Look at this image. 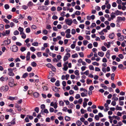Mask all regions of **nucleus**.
<instances>
[{
	"label": "nucleus",
	"mask_w": 126,
	"mask_h": 126,
	"mask_svg": "<svg viewBox=\"0 0 126 126\" xmlns=\"http://www.w3.org/2000/svg\"><path fill=\"white\" fill-rule=\"evenodd\" d=\"M66 23L69 25H71L73 23V20L72 19H67L65 20Z\"/></svg>",
	"instance_id": "7"
},
{
	"label": "nucleus",
	"mask_w": 126,
	"mask_h": 126,
	"mask_svg": "<svg viewBox=\"0 0 126 126\" xmlns=\"http://www.w3.org/2000/svg\"><path fill=\"white\" fill-rule=\"evenodd\" d=\"M30 50L32 52H33L36 50L35 48L33 47H30Z\"/></svg>",
	"instance_id": "41"
},
{
	"label": "nucleus",
	"mask_w": 126,
	"mask_h": 126,
	"mask_svg": "<svg viewBox=\"0 0 126 126\" xmlns=\"http://www.w3.org/2000/svg\"><path fill=\"white\" fill-rule=\"evenodd\" d=\"M49 3L50 2L48 0H46L45 2L44 5H48Z\"/></svg>",
	"instance_id": "51"
},
{
	"label": "nucleus",
	"mask_w": 126,
	"mask_h": 126,
	"mask_svg": "<svg viewBox=\"0 0 126 126\" xmlns=\"http://www.w3.org/2000/svg\"><path fill=\"white\" fill-rule=\"evenodd\" d=\"M42 32L45 35H47L48 33V31L46 29L43 30Z\"/></svg>",
	"instance_id": "33"
},
{
	"label": "nucleus",
	"mask_w": 126,
	"mask_h": 126,
	"mask_svg": "<svg viewBox=\"0 0 126 126\" xmlns=\"http://www.w3.org/2000/svg\"><path fill=\"white\" fill-rule=\"evenodd\" d=\"M85 61L86 62L88 63H90L91 62V60L90 59H85Z\"/></svg>",
	"instance_id": "44"
},
{
	"label": "nucleus",
	"mask_w": 126,
	"mask_h": 126,
	"mask_svg": "<svg viewBox=\"0 0 126 126\" xmlns=\"http://www.w3.org/2000/svg\"><path fill=\"white\" fill-rule=\"evenodd\" d=\"M9 6L8 4H6L5 5L4 7L6 9H9Z\"/></svg>",
	"instance_id": "50"
},
{
	"label": "nucleus",
	"mask_w": 126,
	"mask_h": 126,
	"mask_svg": "<svg viewBox=\"0 0 126 126\" xmlns=\"http://www.w3.org/2000/svg\"><path fill=\"white\" fill-rule=\"evenodd\" d=\"M57 102H52L50 104V106L53 107L55 109H56L57 107Z\"/></svg>",
	"instance_id": "12"
},
{
	"label": "nucleus",
	"mask_w": 126,
	"mask_h": 126,
	"mask_svg": "<svg viewBox=\"0 0 126 126\" xmlns=\"http://www.w3.org/2000/svg\"><path fill=\"white\" fill-rule=\"evenodd\" d=\"M8 85L10 87H12L16 86L17 83L15 82L14 80L12 78L10 77L9 79Z\"/></svg>",
	"instance_id": "1"
},
{
	"label": "nucleus",
	"mask_w": 126,
	"mask_h": 126,
	"mask_svg": "<svg viewBox=\"0 0 126 126\" xmlns=\"http://www.w3.org/2000/svg\"><path fill=\"white\" fill-rule=\"evenodd\" d=\"M38 8L40 9V8H41V10H47L48 9V7L46 6H40Z\"/></svg>",
	"instance_id": "13"
},
{
	"label": "nucleus",
	"mask_w": 126,
	"mask_h": 126,
	"mask_svg": "<svg viewBox=\"0 0 126 126\" xmlns=\"http://www.w3.org/2000/svg\"><path fill=\"white\" fill-rule=\"evenodd\" d=\"M78 57V55L77 53H75L72 55V57L73 58L77 57Z\"/></svg>",
	"instance_id": "27"
},
{
	"label": "nucleus",
	"mask_w": 126,
	"mask_h": 126,
	"mask_svg": "<svg viewBox=\"0 0 126 126\" xmlns=\"http://www.w3.org/2000/svg\"><path fill=\"white\" fill-rule=\"evenodd\" d=\"M116 110H122V107H119L117 105L116 106Z\"/></svg>",
	"instance_id": "24"
},
{
	"label": "nucleus",
	"mask_w": 126,
	"mask_h": 126,
	"mask_svg": "<svg viewBox=\"0 0 126 126\" xmlns=\"http://www.w3.org/2000/svg\"><path fill=\"white\" fill-rule=\"evenodd\" d=\"M92 64L94 65H96L97 66H98L99 65V63L96 62H93L92 63Z\"/></svg>",
	"instance_id": "54"
},
{
	"label": "nucleus",
	"mask_w": 126,
	"mask_h": 126,
	"mask_svg": "<svg viewBox=\"0 0 126 126\" xmlns=\"http://www.w3.org/2000/svg\"><path fill=\"white\" fill-rule=\"evenodd\" d=\"M96 25L94 23H92L91 26L90 27L91 28H93L94 27H95L96 26Z\"/></svg>",
	"instance_id": "36"
},
{
	"label": "nucleus",
	"mask_w": 126,
	"mask_h": 126,
	"mask_svg": "<svg viewBox=\"0 0 126 126\" xmlns=\"http://www.w3.org/2000/svg\"><path fill=\"white\" fill-rule=\"evenodd\" d=\"M15 107L17 109L18 111H20L21 110V106L18 104H16Z\"/></svg>",
	"instance_id": "16"
},
{
	"label": "nucleus",
	"mask_w": 126,
	"mask_h": 126,
	"mask_svg": "<svg viewBox=\"0 0 126 126\" xmlns=\"http://www.w3.org/2000/svg\"><path fill=\"white\" fill-rule=\"evenodd\" d=\"M95 8L96 10L98 11H100L101 9L100 7L98 6H96Z\"/></svg>",
	"instance_id": "45"
},
{
	"label": "nucleus",
	"mask_w": 126,
	"mask_h": 126,
	"mask_svg": "<svg viewBox=\"0 0 126 126\" xmlns=\"http://www.w3.org/2000/svg\"><path fill=\"white\" fill-rule=\"evenodd\" d=\"M32 69V68L30 66L28 67L27 69V70L28 72H30Z\"/></svg>",
	"instance_id": "56"
},
{
	"label": "nucleus",
	"mask_w": 126,
	"mask_h": 126,
	"mask_svg": "<svg viewBox=\"0 0 126 126\" xmlns=\"http://www.w3.org/2000/svg\"><path fill=\"white\" fill-rule=\"evenodd\" d=\"M75 8L76 9L80 10L81 9V8L80 6L78 5H76L75 7Z\"/></svg>",
	"instance_id": "57"
},
{
	"label": "nucleus",
	"mask_w": 126,
	"mask_h": 126,
	"mask_svg": "<svg viewBox=\"0 0 126 126\" xmlns=\"http://www.w3.org/2000/svg\"><path fill=\"white\" fill-rule=\"evenodd\" d=\"M100 19L101 21L103 22L105 20V18L103 16L100 17Z\"/></svg>",
	"instance_id": "63"
},
{
	"label": "nucleus",
	"mask_w": 126,
	"mask_h": 126,
	"mask_svg": "<svg viewBox=\"0 0 126 126\" xmlns=\"http://www.w3.org/2000/svg\"><path fill=\"white\" fill-rule=\"evenodd\" d=\"M115 76V74L114 73L112 74L111 76V79L112 80H113L114 79V77Z\"/></svg>",
	"instance_id": "62"
},
{
	"label": "nucleus",
	"mask_w": 126,
	"mask_h": 126,
	"mask_svg": "<svg viewBox=\"0 0 126 126\" xmlns=\"http://www.w3.org/2000/svg\"><path fill=\"white\" fill-rule=\"evenodd\" d=\"M74 73L75 75L77 76H78L79 74V71L78 70H76L75 71Z\"/></svg>",
	"instance_id": "28"
},
{
	"label": "nucleus",
	"mask_w": 126,
	"mask_h": 126,
	"mask_svg": "<svg viewBox=\"0 0 126 126\" xmlns=\"http://www.w3.org/2000/svg\"><path fill=\"white\" fill-rule=\"evenodd\" d=\"M26 49V47H22L21 48L20 50L21 52H23L25 51Z\"/></svg>",
	"instance_id": "29"
},
{
	"label": "nucleus",
	"mask_w": 126,
	"mask_h": 126,
	"mask_svg": "<svg viewBox=\"0 0 126 126\" xmlns=\"http://www.w3.org/2000/svg\"><path fill=\"white\" fill-rule=\"evenodd\" d=\"M31 65L33 67H35L36 66L37 64L35 62H33L31 63Z\"/></svg>",
	"instance_id": "40"
},
{
	"label": "nucleus",
	"mask_w": 126,
	"mask_h": 126,
	"mask_svg": "<svg viewBox=\"0 0 126 126\" xmlns=\"http://www.w3.org/2000/svg\"><path fill=\"white\" fill-rule=\"evenodd\" d=\"M116 35L119 40L121 41L124 40V36L121 35V33H117Z\"/></svg>",
	"instance_id": "3"
},
{
	"label": "nucleus",
	"mask_w": 126,
	"mask_h": 126,
	"mask_svg": "<svg viewBox=\"0 0 126 126\" xmlns=\"http://www.w3.org/2000/svg\"><path fill=\"white\" fill-rule=\"evenodd\" d=\"M80 91H84L85 93H86L87 94V91L86 90L84 89L83 88H80Z\"/></svg>",
	"instance_id": "26"
},
{
	"label": "nucleus",
	"mask_w": 126,
	"mask_h": 126,
	"mask_svg": "<svg viewBox=\"0 0 126 126\" xmlns=\"http://www.w3.org/2000/svg\"><path fill=\"white\" fill-rule=\"evenodd\" d=\"M80 95L79 94H76L75 96V98L76 99H78L79 98H80Z\"/></svg>",
	"instance_id": "52"
},
{
	"label": "nucleus",
	"mask_w": 126,
	"mask_h": 126,
	"mask_svg": "<svg viewBox=\"0 0 126 126\" xmlns=\"http://www.w3.org/2000/svg\"><path fill=\"white\" fill-rule=\"evenodd\" d=\"M92 82V80L87 79V80L86 83L87 84H89L90 83Z\"/></svg>",
	"instance_id": "61"
},
{
	"label": "nucleus",
	"mask_w": 126,
	"mask_h": 126,
	"mask_svg": "<svg viewBox=\"0 0 126 126\" xmlns=\"http://www.w3.org/2000/svg\"><path fill=\"white\" fill-rule=\"evenodd\" d=\"M59 103L60 105V106H63L64 104V103L63 101L62 100L60 101Z\"/></svg>",
	"instance_id": "53"
},
{
	"label": "nucleus",
	"mask_w": 126,
	"mask_h": 126,
	"mask_svg": "<svg viewBox=\"0 0 126 126\" xmlns=\"http://www.w3.org/2000/svg\"><path fill=\"white\" fill-rule=\"evenodd\" d=\"M76 123L77 125H81L82 124L81 122L79 120L77 121L76 122Z\"/></svg>",
	"instance_id": "35"
},
{
	"label": "nucleus",
	"mask_w": 126,
	"mask_h": 126,
	"mask_svg": "<svg viewBox=\"0 0 126 126\" xmlns=\"http://www.w3.org/2000/svg\"><path fill=\"white\" fill-rule=\"evenodd\" d=\"M98 54L99 56L102 57L104 56V53L102 51H100L98 52Z\"/></svg>",
	"instance_id": "18"
},
{
	"label": "nucleus",
	"mask_w": 126,
	"mask_h": 126,
	"mask_svg": "<svg viewBox=\"0 0 126 126\" xmlns=\"http://www.w3.org/2000/svg\"><path fill=\"white\" fill-rule=\"evenodd\" d=\"M4 26L3 24L0 25V31H2L4 29Z\"/></svg>",
	"instance_id": "25"
},
{
	"label": "nucleus",
	"mask_w": 126,
	"mask_h": 126,
	"mask_svg": "<svg viewBox=\"0 0 126 126\" xmlns=\"http://www.w3.org/2000/svg\"><path fill=\"white\" fill-rule=\"evenodd\" d=\"M9 87L8 86H2L0 88V90L1 92H6L8 90Z\"/></svg>",
	"instance_id": "5"
},
{
	"label": "nucleus",
	"mask_w": 126,
	"mask_h": 126,
	"mask_svg": "<svg viewBox=\"0 0 126 126\" xmlns=\"http://www.w3.org/2000/svg\"><path fill=\"white\" fill-rule=\"evenodd\" d=\"M89 68L91 70H94V68L93 66L92 65H89Z\"/></svg>",
	"instance_id": "30"
},
{
	"label": "nucleus",
	"mask_w": 126,
	"mask_h": 126,
	"mask_svg": "<svg viewBox=\"0 0 126 126\" xmlns=\"http://www.w3.org/2000/svg\"><path fill=\"white\" fill-rule=\"evenodd\" d=\"M11 41L10 39H7V40H5L3 42V44L1 45V46H7L11 43Z\"/></svg>",
	"instance_id": "4"
},
{
	"label": "nucleus",
	"mask_w": 126,
	"mask_h": 126,
	"mask_svg": "<svg viewBox=\"0 0 126 126\" xmlns=\"http://www.w3.org/2000/svg\"><path fill=\"white\" fill-rule=\"evenodd\" d=\"M36 54L38 57H40L42 56V53L41 52H37Z\"/></svg>",
	"instance_id": "42"
},
{
	"label": "nucleus",
	"mask_w": 126,
	"mask_h": 126,
	"mask_svg": "<svg viewBox=\"0 0 126 126\" xmlns=\"http://www.w3.org/2000/svg\"><path fill=\"white\" fill-rule=\"evenodd\" d=\"M115 14L113 12L110 15V16L112 20L115 18L116 17V16L115 15Z\"/></svg>",
	"instance_id": "20"
},
{
	"label": "nucleus",
	"mask_w": 126,
	"mask_h": 126,
	"mask_svg": "<svg viewBox=\"0 0 126 126\" xmlns=\"http://www.w3.org/2000/svg\"><path fill=\"white\" fill-rule=\"evenodd\" d=\"M10 48L12 51L14 52H16L18 50V47L16 45H13Z\"/></svg>",
	"instance_id": "6"
},
{
	"label": "nucleus",
	"mask_w": 126,
	"mask_h": 126,
	"mask_svg": "<svg viewBox=\"0 0 126 126\" xmlns=\"http://www.w3.org/2000/svg\"><path fill=\"white\" fill-rule=\"evenodd\" d=\"M104 84H101V86L102 87H103L105 89H107L108 88V87H107V86H104Z\"/></svg>",
	"instance_id": "43"
},
{
	"label": "nucleus",
	"mask_w": 126,
	"mask_h": 126,
	"mask_svg": "<svg viewBox=\"0 0 126 126\" xmlns=\"http://www.w3.org/2000/svg\"><path fill=\"white\" fill-rule=\"evenodd\" d=\"M33 95L34 97L37 98L39 96V94L37 92H35L33 93Z\"/></svg>",
	"instance_id": "19"
},
{
	"label": "nucleus",
	"mask_w": 126,
	"mask_h": 126,
	"mask_svg": "<svg viewBox=\"0 0 126 126\" xmlns=\"http://www.w3.org/2000/svg\"><path fill=\"white\" fill-rule=\"evenodd\" d=\"M80 111L81 113L82 114H83L85 112H86V110H85L83 109H81V110Z\"/></svg>",
	"instance_id": "59"
},
{
	"label": "nucleus",
	"mask_w": 126,
	"mask_h": 126,
	"mask_svg": "<svg viewBox=\"0 0 126 126\" xmlns=\"http://www.w3.org/2000/svg\"><path fill=\"white\" fill-rule=\"evenodd\" d=\"M104 45L105 46H106L108 48H109L110 46V42H108V44L106 43H104Z\"/></svg>",
	"instance_id": "21"
},
{
	"label": "nucleus",
	"mask_w": 126,
	"mask_h": 126,
	"mask_svg": "<svg viewBox=\"0 0 126 126\" xmlns=\"http://www.w3.org/2000/svg\"><path fill=\"white\" fill-rule=\"evenodd\" d=\"M18 30L20 32H22L23 31L24 29L21 27H19L18 28Z\"/></svg>",
	"instance_id": "46"
},
{
	"label": "nucleus",
	"mask_w": 126,
	"mask_h": 126,
	"mask_svg": "<svg viewBox=\"0 0 126 126\" xmlns=\"http://www.w3.org/2000/svg\"><path fill=\"white\" fill-rule=\"evenodd\" d=\"M52 28L51 27V26L49 25H47L46 27V29H48L49 30L51 29Z\"/></svg>",
	"instance_id": "49"
},
{
	"label": "nucleus",
	"mask_w": 126,
	"mask_h": 126,
	"mask_svg": "<svg viewBox=\"0 0 126 126\" xmlns=\"http://www.w3.org/2000/svg\"><path fill=\"white\" fill-rule=\"evenodd\" d=\"M26 32L27 33H29L31 32L30 29V28H28L26 29Z\"/></svg>",
	"instance_id": "37"
},
{
	"label": "nucleus",
	"mask_w": 126,
	"mask_h": 126,
	"mask_svg": "<svg viewBox=\"0 0 126 126\" xmlns=\"http://www.w3.org/2000/svg\"><path fill=\"white\" fill-rule=\"evenodd\" d=\"M65 37L67 38H69L71 37V35L70 34H66Z\"/></svg>",
	"instance_id": "60"
},
{
	"label": "nucleus",
	"mask_w": 126,
	"mask_h": 126,
	"mask_svg": "<svg viewBox=\"0 0 126 126\" xmlns=\"http://www.w3.org/2000/svg\"><path fill=\"white\" fill-rule=\"evenodd\" d=\"M6 111L7 112L11 113L12 114L14 115L15 114L14 110L12 109H7L6 110Z\"/></svg>",
	"instance_id": "14"
},
{
	"label": "nucleus",
	"mask_w": 126,
	"mask_h": 126,
	"mask_svg": "<svg viewBox=\"0 0 126 126\" xmlns=\"http://www.w3.org/2000/svg\"><path fill=\"white\" fill-rule=\"evenodd\" d=\"M101 49L103 51H105L107 50V49L106 47L104 46H103L101 47Z\"/></svg>",
	"instance_id": "58"
},
{
	"label": "nucleus",
	"mask_w": 126,
	"mask_h": 126,
	"mask_svg": "<svg viewBox=\"0 0 126 126\" xmlns=\"http://www.w3.org/2000/svg\"><path fill=\"white\" fill-rule=\"evenodd\" d=\"M8 78L7 77H5L4 78L3 77H1L0 78V80L1 81H6L8 79Z\"/></svg>",
	"instance_id": "15"
},
{
	"label": "nucleus",
	"mask_w": 126,
	"mask_h": 126,
	"mask_svg": "<svg viewBox=\"0 0 126 126\" xmlns=\"http://www.w3.org/2000/svg\"><path fill=\"white\" fill-rule=\"evenodd\" d=\"M53 90L55 92H57L59 90L56 87H54L53 88Z\"/></svg>",
	"instance_id": "32"
},
{
	"label": "nucleus",
	"mask_w": 126,
	"mask_h": 126,
	"mask_svg": "<svg viewBox=\"0 0 126 126\" xmlns=\"http://www.w3.org/2000/svg\"><path fill=\"white\" fill-rule=\"evenodd\" d=\"M16 124L15 119H13L11 122L6 123L4 124V126H12Z\"/></svg>",
	"instance_id": "2"
},
{
	"label": "nucleus",
	"mask_w": 126,
	"mask_h": 126,
	"mask_svg": "<svg viewBox=\"0 0 126 126\" xmlns=\"http://www.w3.org/2000/svg\"><path fill=\"white\" fill-rule=\"evenodd\" d=\"M83 44L84 46L86 45L88 43V42L86 40H84L83 41Z\"/></svg>",
	"instance_id": "34"
},
{
	"label": "nucleus",
	"mask_w": 126,
	"mask_h": 126,
	"mask_svg": "<svg viewBox=\"0 0 126 126\" xmlns=\"http://www.w3.org/2000/svg\"><path fill=\"white\" fill-rule=\"evenodd\" d=\"M32 45L33 46H38V43L36 42H34L32 43Z\"/></svg>",
	"instance_id": "31"
},
{
	"label": "nucleus",
	"mask_w": 126,
	"mask_h": 126,
	"mask_svg": "<svg viewBox=\"0 0 126 126\" xmlns=\"http://www.w3.org/2000/svg\"><path fill=\"white\" fill-rule=\"evenodd\" d=\"M68 63V61H67L64 63L63 65L64 67L63 68V69L64 71H66L68 69V67L67 66V64Z\"/></svg>",
	"instance_id": "8"
},
{
	"label": "nucleus",
	"mask_w": 126,
	"mask_h": 126,
	"mask_svg": "<svg viewBox=\"0 0 126 126\" xmlns=\"http://www.w3.org/2000/svg\"><path fill=\"white\" fill-rule=\"evenodd\" d=\"M71 32V30L70 29H67L65 31V33L66 34H70Z\"/></svg>",
	"instance_id": "47"
},
{
	"label": "nucleus",
	"mask_w": 126,
	"mask_h": 126,
	"mask_svg": "<svg viewBox=\"0 0 126 126\" xmlns=\"http://www.w3.org/2000/svg\"><path fill=\"white\" fill-rule=\"evenodd\" d=\"M14 34L15 35H18L19 34V32L18 31L16 30L14 32Z\"/></svg>",
	"instance_id": "39"
},
{
	"label": "nucleus",
	"mask_w": 126,
	"mask_h": 126,
	"mask_svg": "<svg viewBox=\"0 0 126 126\" xmlns=\"http://www.w3.org/2000/svg\"><path fill=\"white\" fill-rule=\"evenodd\" d=\"M83 101L82 99L81 98H80L79 99L78 102V103L79 104H81L82 102Z\"/></svg>",
	"instance_id": "64"
},
{
	"label": "nucleus",
	"mask_w": 126,
	"mask_h": 126,
	"mask_svg": "<svg viewBox=\"0 0 126 126\" xmlns=\"http://www.w3.org/2000/svg\"><path fill=\"white\" fill-rule=\"evenodd\" d=\"M116 67L115 66H112L111 67L112 70L113 72H114L116 69Z\"/></svg>",
	"instance_id": "55"
},
{
	"label": "nucleus",
	"mask_w": 126,
	"mask_h": 126,
	"mask_svg": "<svg viewBox=\"0 0 126 126\" xmlns=\"http://www.w3.org/2000/svg\"><path fill=\"white\" fill-rule=\"evenodd\" d=\"M114 13L117 16L119 15L121 16L123 14V13L122 12L118 10H115V12Z\"/></svg>",
	"instance_id": "11"
},
{
	"label": "nucleus",
	"mask_w": 126,
	"mask_h": 126,
	"mask_svg": "<svg viewBox=\"0 0 126 126\" xmlns=\"http://www.w3.org/2000/svg\"><path fill=\"white\" fill-rule=\"evenodd\" d=\"M125 17H118L117 18V21L118 22H119L122 21H125Z\"/></svg>",
	"instance_id": "10"
},
{
	"label": "nucleus",
	"mask_w": 126,
	"mask_h": 126,
	"mask_svg": "<svg viewBox=\"0 0 126 126\" xmlns=\"http://www.w3.org/2000/svg\"><path fill=\"white\" fill-rule=\"evenodd\" d=\"M64 118L65 120L66 121H69L70 120V118L67 116H65Z\"/></svg>",
	"instance_id": "23"
},
{
	"label": "nucleus",
	"mask_w": 126,
	"mask_h": 126,
	"mask_svg": "<svg viewBox=\"0 0 126 126\" xmlns=\"http://www.w3.org/2000/svg\"><path fill=\"white\" fill-rule=\"evenodd\" d=\"M8 99L10 100L13 101L14 99L16 100L17 99V97H12L11 96H9L8 98Z\"/></svg>",
	"instance_id": "17"
},
{
	"label": "nucleus",
	"mask_w": 126,
	"mask_h": 126,
	"mask_svg": "<svg viewBox=\"0 0 126 126\" xmlns=\"http://www.w3.org/2000/svg\"><path fill=\"white\" fill-rule=\"evenodd\" d=\"M115 35L113 33H112L111 34H109V37L111 39H113Z\"/></svg>",
	"instance_id": "22"
},
{
	"label": "nucleus",
	"mask_w": 126,
	"mask_h": 126,
	"mask_svg": "<svg viewBox=\"0 0 126 126\" xmlns=\"http://www.w3.org/2000/svg\"><path fill=\"white\" fill-rule=\"evenodd\" d=\"M9 71L8 75L10 76H13L14 74L13 72V69L11 68H9L8 69Z\"/></svg>",
	"instance_id": "9"
},
{
	"label": "nucleus",
	"mask_w": 126,
	"mask_h": 126,
	"mask_svg": "<svg viewBox=\"0 0 126 126\" xmlns=\"http://www.w3.org/2000/svg\"><path fill=\"white\" fill-rule=\"evenodd\" d=\"M55 85L57 86H60V82L59 80H57L56 82Z\"/></svg>",
	"instance_id": "48"
},
{
	"label": "nucleus",
	"mask_w": 126,
	"mask_h": 126,
	"mask_svg": "<svg viewBox=\"0 0 126 126\" xmlns=\"http://www.w3.org/2000/svg\"><path fill=\"white\" fill-rule=\"evenodd\" d=\"M76 33V30L75 29H73L71 30V33L73 35L75 34Z\"/></svg>",
	"instance_id": "38"
}]
</instances>
